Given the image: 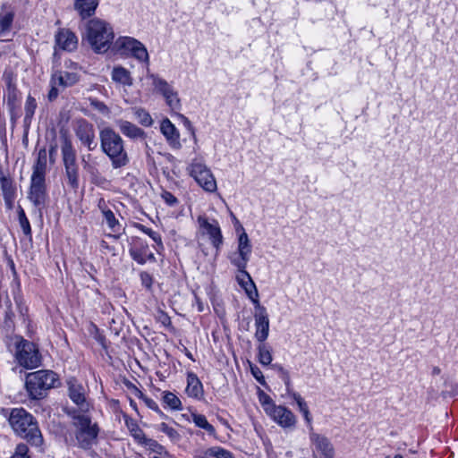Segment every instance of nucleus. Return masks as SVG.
<instances>
[{"label": "nucleus", "mask_w": 458, "mask_h": 458, "mask_svg": "<svg viewBox=\"0 0 458 458\" xmlns=\"http://www.w3.org/2000/svg\"><path fill=\"white\" fill-rule=\"evenodd\" d=\"M13 429L21 437L34 445H40L43 442L42 435L33 418L23 409H14L9 418Z\"/></svg>", "instance_id": "f257e3e1"}, {"label": "nucleus", "mask_w": 458, "mask_h": 458, "mask_svg": "<svg viewBox=\"0 0 458 458\" xmlns=\"http://www.w3.org/2000/svg\"><path fill=\"white\" fill-rule=\"evenodd\" d=\"M87 39L97 53H105L114 39L112 27L103 20L92 19L86 25Z\"/></svg>", "instance_id": "f03ea898"}, {"label": "nucleus", "mask_w": 458, "mask_h": 458, "mask_svg": "<svg viewBox=\"0 0 458 458\" xmlns=\"http://www.w3.org/2000/svg\"><path fill=\"white\" fill-rule=\"evenodd\" d=\"M101 147L103 151L112 159L114 167H121L128 161L123 148L122 138L110 128L100 131Z\"/></svg>", "instance_id": "7ed1b4c3"}, {"label": "nucleus", "mask_w": 458, "mask_h": 458, "mask_svg": "<svg viewBox=\"0 0 458 458\" xmlns=\"http://www.w3.org/2000/svg\"><path fill=\"white\" fill-rule=\"evenodd\" d=\"M57 380V375L54 371L38 370L27 374L26 389L32 398L38 399L43 396L45 391L55 387Z\"/></svg>", "instance_id": "20e7f679"}, {"label": "nucleus", "mask_w": 458, "mask_h": 458, "mask_svg": "<svg viewBox=\"0 0 458 458\" xmlns=\"http://www.w3.org/2000/svg\"><path fill=\"white\" fill-rule=\"evenodd\" d=\"M73 424L77 428L76 438L82 448H89L96 440L98 436V428L96 424H91L90 419L84 413L73 411Z\"/></svg>", "instance_id": "39448f33"}, {"label": "nucleus", "mask_w": 458, "mask_h": 458, "mask_svg": "<svg viewBox=\"0 0 458 458\" xmlns=\"http://www.w3.org/2000/svg\"><path fill=\"white\" fill-rule=\"evenodd\" d=\"M16 349V360L21 366L30 369L40 365L41 360L35 344L21 340Z\"/></svg>", "instance_id": "423d86ee"}, {"label": "nucleus", "mask_w": 458, "mask_h": 458, "mask_svg": "<svg viewBox=\"0 0 458 458\" xmlns=\"http://www.w3.org/2000/svg\"><path fill=\"white\" fill-rule=\"evenodd\" d=\"M62 154L68 182L72 188H77L78 166L76 165V155L72 142L67 137H63L62 139Z\"/></svg>", "instance_id": "0eeeda50"}, {"label": "nucleus", "mask_w": 458, "mask_h": 458, "mask_svg": "<svg viewBox=\"0 0 458 458\" xmlns=\"http://www.w3.org/2000/svg\"><path fill=\"white\" fill-rule=\"evenodd\" d=\"M79 81V76L75 72H55L51 78V89L48 93V99L55 100L59 93L58 87L67 88L72 87Z\"/></svg>", "instance_id": "6e6552de"}, {"label": "nucleus", "mask_w": 458, "mask_h": 458, "mask_svg": "<svg viewBox=\"0 0 458 458\" xmlns=\"http://www.w3.org/2000/svg\"><path fill=\"white\" fill-rule=\"evenodd\" d=\"M114 47L123 55L131 53L137 59L148 61V55L144 46L131 38H120L114 43Z\"/></svg>", "instance_id": "1a4fd4ad"}, {"label": "nucleus", "mask_w": 458, "mask_h": 458, "mask_svg": "<svg viewBox=\"0 0 458 458\" xmlns=\"http://www.w3.org/2000/svg\"><path fill=\"white\" fill-rule=\"evenodd\" d=\"M191 175L206 191L214 192L216 190V182L211 172L202 164L191 165Z\"/></svg>", "instance_id": "9d476101"}, {"label": "nucleus", "mask_w": 458, "mask_h": 458, "mask_svg": "<svg viewBox=\"0 0 458 458\" xmlns=\"http://www.w3.org/2000/svg\"><path fill=\"white\" fill-rule=\"evenodd\" d=\"M256 309L257 311L254 317L257 330L255 335L257 340L262 343L267 339L268 335L269 320L266 313V309L260 306L259 302L256 303Z\"/></svg>", "instance_id": "9b49d317"}, {"label": "nucleus", "mask_w": 458, "mask_h": 458, "mask_svg": "<svg viewBox=\"0 0 458 458\" xmlns=\"http://www.w3.org/2000/svg\"><path fill=\"white\" fill-rule=\"evenodd\" d=\"M237 281L239 284L245 290L247 295L256 304L259 303L258 300V290L254 282L252 281L249 273L245 268H239V274L237 275Z\"/></svg>", "instance_id": "f8f14e48"}, {"label": "nucleus", "mask_w": 458, "mask_h": 458, "mask_svg": "<svg viewBox=\"0 0 458 458\" xmlns=\"http://www.w3.org/2000/svg\"><path fill=\"white\" fill-rule=\"evenodd\" d=\"M69 395L79 408V413H85L89 410V403L86 401L84 388L77 384L70 383Z\"/></svg>", "instance_id": "ddd939ff"}, {"label": "nucleus", "mask_w": 458, "mask_h": 458, "mask_svg": "<svg viewBox=\"0 0 458 458\" xmlns=\"http://www.w3.org/2000/svg\"><path fill=\"white\" fill-rule=\"evenodd\" d=\"M238 251L240 259H236L233 262L238 268H245L251 251L250 240L245 232H242L239 236Z\"/></svg>", "instance_id": "4468645a"}, {"label": "nucleus", "mask_w": 458, "mask_h": 458, "mask_svg": "<svg viewBox=\"0 0 458 458\" xmlns=\"http://www.w3.org/2000/svg\"><path fill=\"white\" fill-rule=\"evenodd\" d=\"M45 171H46V152L40 150L38 153V162L34 167V171L31 176V185L38 187H44L45 184Z\"/></svg>", "instance_id": "2eb2a0df"}, {"label": "nucleus", "mask_w": 458, "mask_h": 458, "mask_svg": "<svg viewBox=\"0 0 458 458\" xmlns=\"http://www.w3.org/2000/svg\"><path fill=\"white\" fill-rule=\"evenodd\" d=\"M268 414L281 426L292 427L295 423V418L292 411L283 406L272 407Z\"/></svg>", "instance_id": "dca6fc26"}, {"label": "nucleus", "mask_w": 458, "mask_h": 458, "mask_svg": "<svg viewBox=\"0 0 458 458\" xmlns=\"http://www.w3.org/2000/svg\"><path fill=\"white\" fill-rule=\"evenodd\" d=\"M310 441L325 458H333L334 447L327 437L312 432Z\"/></svg>", "instance_id": "f3484780"}, {"label": "nucleus", "mask_w": 458, "mask_h": 458, "mask_svg": "<svg viewBox=\"0 0 458 458\" xmlns=\"http://www.w3.org/2000/svg\"><path fill=\"white\" fill-rule=\"evenodd\" d=\"M56 45L67 51H72L77 47L78 39L75 34L69 30H62L55 37Z\"/></svg>", "instance_id": "a211bd4d"}, {"label": "nucleus", "mask_w": 458, "mask_h": 458, "mask_svg": "<svg viewBox=\"0 0 458 458\" xmlns=\"http://www.w3.org/2000/svg\"><path fill=\"white\" fill-rule=\"evenodd\" d=\"M76 134L81 142L89 148V149H93L95 148V145L93 146L95 132L91 124L84 121L81 122L78 125Z\"/></svg>", "instance_id": "6ab92c4d"}, {"label": "nucleus", "mask_w": 458, "mask_h": 458, "mask_svg": "<svg viewBox=\"0 0 458 458\" xmlns=\"http://www.w3.org/2000/svg\"><path fill=\"white\" fill-rule=\"evenodd\" d=\"M199 225L205 230V233L209 235L213 245L218 249L222 244L223 237L220 228L216 225L210 224L206 218L199 216L198 218Z\"/></svg>", "instance_id": "aec40b11"}, {"label": "nucleus", "mask_w": 458, "mask_h": 458, "mask_svg": "<svg viewBox=\"0 0 458 458\" xmlns=\"http://www.w3.org/2000/svg\"><path fill=\"white\" fill-rule=\"evenodd\" d=\"M98 5V0H76L75 9L79 12L82 19L89 17L95 13Z\"/></svg>", "instance_id": "412c9836"}, {"label": "nucleus", "mask_w": 458, "mask_h": 458, "mask_svg": "<svg viewBox=\"0 0 458 458\" xmlns=\"http://www.w3.org/2000/svg\"><path fill=\"white\" fill-rule=\"evenodd\" d=\"M186 393L189 396L198 398L202 395V385L197 376L190 373L187 378Z\"/></svg>", "instance_id": "4be33fe9"}, {"label": "nucleus", "mask_w": 458, "mask_h": 458, "mask_svg": "<svg viewBox=\"0 0 458 458\" xmlns=\"http://www.w3.org/2000/svg\"><path fill=\"white\" fill-rule=\"evenodd\" d=\"M156 86L163 93V95L166 98L167 104L172 108L177 107V106L179 104V99L176 98H174V93L170 89L168 84L165 81H164L162 80H159V81H157L156 82Z\"/></svg>", "instance_id": "5701e85b"}, {"label": "nucleus", "mask_w": 458, "mask_h": 458, "mask_svg": "<svg viewBox=\"0 0 458 458\" xmlns=\"http://www.w3.org/2000/svg\"><path fill=\"white\" fill-rule=\"evenodd\" d=\"M112 79L118 83L125 86H131L132 84V79L130 72L123 67H115L112 72Z\"/></svg>", "instance_id": "b1692460"}, {"label": "nucleus", "mask_w": 458, "mask_h": 458, "mask_svg": "<svg viewBox=\"0 0 458 458\" xmlns=\"http://www.w3.org/2000/svg\"><path fill=\"white\" fill-rule=\"evenodd\" d=\"M30 199L35 206H40L46 200V189L44 187H38L30 184Z\"/></svg>", "instance_id": "393cba45"}, {"label": "nucleus", "mask_w": 458, "mask_h": 458, "mask_svg": "<svg viewBox=\"0 0 458 458\" xmlns=\"http://www.w3.org/2000/svg\"><path fill=\"white\" fill-rule=\"evenodd\" d=\"M122 132L131 138L141 137L144 131L130 122L123 121L120 123Z\"/></svg>", "instance_id": "a878e982"}, {"label": "nucleus", "mask_w": 458, "mask_h": 458, "mask_svg": "<svg viewBox=\"0 0 458 458\" xmlns=\"http://www.w3.org/2000/svg\"><path fill=\"white\" fill-rule=\"evenodd\" d=\"M161 131L168 140L176 139L175 127L168 119L163 120L161 123Z\"/></svg>", "instance_id": "bb28decb"}, {"label": "nucleus", "mask_w": 458, "mask_h": 458, "mask_svg": "<svg viewBox=\"0 0 458 458\" xmlns=\"http://www.w3.org/2000/svg\"><path fill=\"white\" fill-rule=\"evenodd\" d=\"M13 20V14L7 13L3 16H0V35L4 36V33L11 28Z\"/></svg>", "instance_id": "cd10ccee"}, {"label": "nucleus", "mask_w": 458, "mask_h": 458, "mask_svg": "<svg viewBox=\"0 0 458 458\" xmlns=\"http://www.w3.org/2000/svg\"><path fill=\"white\" fill-rule=\"evenodd\" d=\"M164 402L174 410L181 409V401L180 399L173 393L167 392L164 394Z\"/></svg>", "instance_id": "c85d7f7f"}, {"label": "nucleus", "mask_w": 458, "mask_h": 458, "mask_svg": "<svg viewBox=\"0 0 458 458\" xmlns=\"http://www.w3.org/2000/svg\"><path fill=\"white\" fill-rule=\"evenodd\" d=\"M193 421L198 427L206 429L210 434H214L215 428L212 425H210L208 422L205 416L200 415V414H193Z\"/></svg>", "instance_id": "c756f323"}, {"label": "nucleus", "mask_w": 458, "mask_h": 458, "mask_svg": "<svg viewBox=\"0 0 458 458\" xmlns=\"http://www.w3.org/2000/svg\"><path fill=\"white\" fill-rule=\"evenodd\" d=\"M259 360L263 365H268L272 361V355L264 344H261L259 347Z\"/></svg>", "instance_id": "7c9ffc66"}, {"label": "nucleus", "mask_w": 458, "mask_h": 458, "mask_svg": "<svg viewBox=\"0 0 458 458\" xmlns=\"http://www.w3.org/2000/svg\"><path fill=\"white\" fill-rule=\"evenodd\" d=\"M19 221H20V225L22 228L23 233L26 235L30 234L31 230H30V222L28 220V218L26 217L24 210L21 208H19Z\"/></svg>", "instance_id": "2f4dec72"}, {"label": "nucleus", "mask_w": 458, "mask_h": 458, "mask_svg": "<svg viewBox=\"0 0 458 458\" xmlns=\"http://www.w3.org/2000/svg\"><path fill=\"white\" fill-rule=\"evenodd\" d=\"M135 114L142 125L149 126L152 124V119L145 110L137 109Z\"/></svg>", "instance_id": "473e14b6"}, {"label": "nucleus", "mask_w": 458, "mask_h": 458, "mask_svg": "<svg viewBox=\"0 0 458 458\" xmlns=\"http://www.w3.org/2000/svg\"><path fill=\"white\" fill-rule=\"evenodd\" d=\"M209 455L215 456L216 458H233L230 452L223 449V448H211L208 451Z\"/></svg>", "instance_id": "72a5a7b5"}, {"label": "nucleus", "mask_w": 458, "mask_h": 458, "mask_svg": "<svg viewBox=\"0 0 458 458\" xmlns=\"http://www.w3.org/2000/svg\"><path fill=\"white\" fill-rule=\"evenodd\" d=\"M259 401L267 413L272 410V407H275L272 399L263 392L259 394Z\"/></svg>", "instance_id": "f704fd0d"}, {"label": "nucleus", "mask_w": 458, "mask_h": 458, "mask_svg": "<svg viewBox=\"0 0 458 458\" xmlns=\"http://www.w3.org/2000/svg\"><path fill=\"white\" fill-rule=\"evenodd\" d=\"M160 429L165 433L172 440H177L180 437L179 433L173 428H170L167 424L162 423Z\"/></svg>", "instance_id": "c9c22d12"}, {"label": "nucleus", "mask_w": 458, "mask_h": 458, "mask_svg": "<svg viewBox=\"0 0 458 458\" xmlns=\"http://www.w3.org/2000/svg\"><path fill=\"white\" fill-rule=\"evenodd\" d=\"M103 213H104V216H105L109 226L111 228H113L116 224V220H115L114 213L111 210H104Z\"/></svg>", "instance_id": "e433bc0d"}, {"label": "nucleus", "mask_w": 458, "mask_h": 458, "mask_svg": "<svg viewBox=\"0 0 458 458\" xmlns=\"http://www.w3.org/2000/svg\"><path fill=\"white\" fill-rule=\"evenodd\" d=\"M140 279H141V282L142 284L148 288V289H150L151 288V285H152V283H153V279L151 277V276L146 272H143L140 274Z\"/></svg>", "instance_id": "4c0bfd02"}, {"label": "nucleus", "mask_w": 458, "mask_h": 458, "mask_svg": "<svg viewBox=\"0 0 458 458\" xmlns=\"http://www.w3.org/2000/svg\"><path fill=\"white\" fill-rule=\"evenodd\" d=\"M2 188H3L4 198H6V195L8 193L11 194V196H13V190L12 188V185L6 179L2 181Z\"/></svg>", "instance_id": "58836bf2"}, {"label": "nucleus", "mask_w": 458, "mask_h": 458, "mask_svg": "<svg viewBox=\"0 0 458 458\" xmlns=\"http://www.w3.org/2000/svg\"><path fill=\"white\" fill-rule=\"evenodd\" d=\"M27 453H28V446L24 444H21V445H17L14 454L17 455V457L19 456V457L24 458L25 455L27 454Z\"/></svg>", "instance_id": "ea45409f"}, {"label": "nucleus", "mask_w": 458, "mask_h": 458, "mask_svg": "<svg viewBox=\"0 0 458 458\" xmlns=\"http://www.w3.org/2000/svg\"><path fill=\"white\" fill-rule=\"evenodd\" d=\"M162 198L165 199V201L169 205H174L177 202L176 198L170 192L165 191L162 194Z\"/></svg>", "instance_id": "a19ab883"}, {"label": "nucleus", "mask_w": 458, "mask_h": 458, "mask_svg": "<svg viewBox=\"0 0 458 458\" xmlns=\"http://www.w3.org/2000/svg\"><path fill=\"white\" fill-rule=\"evenodd\" d=\"M157 319L164 325L169 326L171 324L170 318L162 310L158 311Z\"/></svg>", "instance_id": "79ce46f5"}, {"label": "nucleus", "mask_w": 458, "mask_h": 458, "mask_svg": "<svg viewBox=\"0 0 458 458\" xmlns=\"http://www.w3.org/2000/svg\"><path fill=\"white\" fill-rule=\"evenodd\" d=\"M293 398L296 401L298 407L301 412L308 409L307 403L300 395L294 394Z\"/></svg>", "instance_id": "37998d69"}, {"label": "nucleus", "mask_w": 458, "mask_h": 458, "mask_svg": "<svg viewBox=\"0 0 458 458\" xmlns=\"http://www.w3.org/2000/svg\"><path fill=\"white\" fill-rule=\"evenodd\" d=\"M158 245H162L161 237L150 229L144 230Z\"/></svg>", "instance_id": "c03bdc74"}, {"label": "nucleus", "mask_w": 458, "mask_h": 458, "mask_svg": "<svg viewBox=\"0 0 458 458\" xmlns=\"http://www.w3.org/2000/svg\"><path fill=\"white\" fill-rule=\"evenodd\" d=\"M131 432H132V436L136 439H138V440H141L142 439V432H141V430L140 428H132Z\"/></svg>", "instance_id": "a18cd8bd"}, {"label": "nucleus", "mask_w": 458, "mask_h": 458, "mask_svg": "<svg viewBox=\"0 0 458 458\" xmlns=\"http://www.w3.org/2000/svg\"><path fill=\"white\" fill-rule=\"evenodd\" d=\"M251 371H252L253 376H254V377H255L259 381H260V380H261V378H263L262 373H261V371H260L258 368H256V369L251 368Z\"/></svg>", "instance_id": "49530a36"}, {"label": "nucleus", "mask_w": 458, "mask_h": 458, "mask_svg": "<svg viewBox=\"0 0 458 458\" xmlns=\"http://www.w3.org/2000/svg\"><path fill=\"white\" fill-rule=\"evenodd\" d=\"M35 107V101L33 98H29L28 99V112L32 114H33V108Z\"/></svg>", "instance_id": "de8ad7c7"}, {"label": "nucleus", "mask_w": 458, "mask_h": 458, "mask_svg": "<svg viewBox=\"0 0 458 458\" xmlns=\"http://www.w3.org/2000/svg\"><path fill=\"white\" fill-rule=\"evenodd\" d=\"M57 147L56 146H51L49 149V158L50 161L54 162L55 156L56 155Z\"/></svg>", "instance_id": "09e8293b"}, {"label": "nucleus", "mask_w": 458, "mask_h": 458, "mask_svg": "<svg viewBox=\"0 0 458 458\" xmlns=\"http://www.w3.org/2000/svg\"><path fill=\"white\" fill-rule=\"evenodd\" d=\"M13 196H11V194H9V193H8V194L6 195V198H4L5 202H6V204H7V206H8V208H13Z\"/></svg>", "instance_id": "8fccbe9b"}, {"label": "nucleus", "mask_w": 458, "mask_h": 458, "mask_svg": "<svg viewBox=\"0 0 458 458\" xmlns=\"http://www.w3.org/2000/svg\"><path fill=\"white\" fill-rule=\"evenodd\" d=\"M302 414L304 416V419L305 420L310 424L311 423V418H310V411H309V409L305 410L304 411H302Z\"/></svg>", "instance_id": "3c124183"}, {"label": "nucleus", "mask_w": 458, "mask_h": 458, "mask_svg": "<svg viewBox=\"0 0 458 458\" xmlns=\"http://www.w3.org/2000/svg\"><path fill=\"white\" fill-rule=\"evenodd\" d=\"M198 307H199V310H203V306H202V303L200 301H198Z\"/></svg>", "instance_id": "603ef678"}, {"label": "nucleus", "mask_w": 458, "mask_h": 458, "mask_svg": "<svg viewBox=\"0 0 458 458\" xmlns=\"http://www.w3.org/2000/svg\"><path fill=\"white\" fill-rule=\"evenodd\" d=\"M101 106H102L101 110H104V109L106 111L108 110V108L105 105H101Z\"/></svg>", "instance_id": "864d4df0"}, {"label": "nucleus", "mask_w": 458, "mask_h": 458, "mask_svg": "<svg viewBox=\"0 0 458 458\" xmlns=\"http://www.w3.org/2000/svg\"><path fill=\"white\" fill-rule=\"evenodd\" d=\"M102 203H104V200H103V199H100V200H99V203H98V206H99V207H102Z\"/></svg>", "instance_id": "5fc2aeb1"}, {"label": "nucleus", "mask_w": 458, "mask_h": 458, "mask_svg": "<svg viewBox=\"0 0 458 458\" xmlns=\"http://www.w3.org/2000/svg\"><path fill=\"white\" fill-rule=\"evenodd\" d=\"M394 458H403V456L401 454H396V455H394Z\"/></svg>", "instance_id": "6e6d98bb"}, {"label": "nucleus", "mask_w": 458, "mask_h": 458, "mask_svg": "<svg viewBox=\"0 0 458 458\" xmlns=\"http://www.w3.org/2000/svg\"><path fill=\"white\" fill-rule=\"evenodd\" d=\"M386 458H389V457H386Z\"/></svg>", "instance_id": "4d7b16f0"}]
</instances>
